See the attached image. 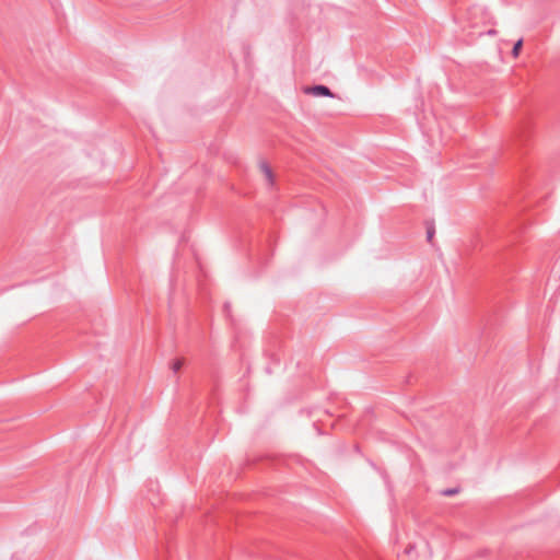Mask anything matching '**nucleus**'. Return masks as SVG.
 <instances>
[{"label":"nucleus","instance_id":"obj_1","mask_svg":"<svg viewBox=\"0 0 560 560\" xmlns=\"http://www.w3.org/2000/svg\"><path fill=\"white\" fill-rule=\"evenodd\" d=\"M308 92L312 93L315 96H328V97H332L334 96V94L329 90V88H327L325 85H315L313 88H310Z\"/></svg>","mask_w":560,"mask_h":560},{"label":"nucleus","instance_id":"obj_2","mask_svg":"<svg viewBox=\"0 0 560 560\" xmlns=\"http://www.w3.org/2000/svg\"><path fill=\"white\" fill-rule=\"evenodd\" d=\"M259 166H260V170H261L267 183L270 186H272L273 182H275V177H273V173H272L270 166L266 162H261Z\"/></svg>","mask_w":560,"mask_h":560},{"label":"nucleus","instance_id":"obj_3","mask_svg":"<svg viewBox=\"0 0 560 560\" xmlns=\"http://www.w3.org/2000/svg\"><path fill=\"white\" fill-rule=\"evenodd\" d=\"M522 46H523V39H518V40L514 44L513 49H512V56H513L514 58H517V57H518L520 51H521V49H522Z\"/></svg>","mask_w":560,"mask_h":560},{"label":"nucleus","instance_id":"obj_4","mask_svg":"<svg viewBox=\"0 0 560 560\" xmlns=\"http://www.w3.org/2000/svg\"><path fill=\"white\" fill-rule=\"evenodd\" d=\"M434 233H435L434 225L432 223L431 224L428 223L427 224V240L429 243H432Z\"/></svg>","mask_w":560,"mask_h":560},{"label":"nucleus","instance_id":"obj_5","mask_svg":"<svg viewBox=\"0 0 560 560\" xmlns=\"http://www.w3.org/2000/svg\"><path fill=\"white\" fill-rule=\"evenodd\" d=\"M183 365H184V360L176 359L172 362L171 369L173 370V372L177 373L182 369Z\"/></svg>","mask_w":560,"mask_h":560},{"label":"nucleus","instance_id":"obj_6","mask_svg":"<svg viewBox=\"0 0 560 560\" xmlns=\"http://www.w3.org/2000/svg\"><path fill=\"white\" fill-rule=\"evenodd\" d=\"M457 492H458L457 489H447V490L443 491V494L451 497V495L456 494Z\"/></svg>","mask_w":560,"mask_h":560}]
</instances>
